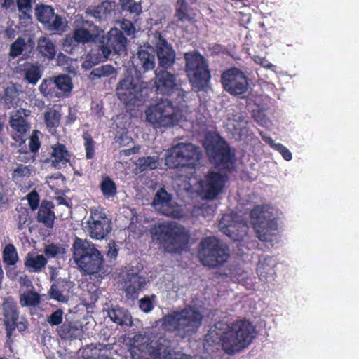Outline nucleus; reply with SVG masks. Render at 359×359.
I'll return each mask as SVG.
<instances>
[{
  "instance_id": "9",
  "label": "nucleus",
  "mask_w": 359,
  "mask_h": 359,
  "mask_svg": "<svg viewBox=\"0 0 359 359\" xmlns=\"http://www.w3.org/2000/svg\"><path fill=\"white\" fill-rule=\"evenodd\" d=\"M116 90L125 105L140 106L149 98L150 88L147 83L135 82L134 78L128 75L119 81Z\"/></svg>"
},
{
  "instance_id": "1",
  "label": "nucleus",
  "mask_w": 359,
  "mask_h": 359,
  "mask_svg": "<svg viewBox=\"0 0 359 359\" xmlns=\"http://www.w3.org/2000/svg\"><path fill=\"white\" fill-rule=\"evenodd\" d=\"M255 337V328L247 320H239L227 324L217 322L205 337V343L211 346L221 345L224 351L233 355L247 348Z\"/></svg>"
},
{
  "instance_id": "17",
  "label": "nucleus",
  "mask_w": 359,
  "mask_h": 359,
  "mask_svg": "<svg viewBox=\"0 0 359 359\" xmlns=\"http://www.w3.org/2000/svg\"><path fill=\"white\" fill-rule=\"evenodd\" d=\"M35 15L37 20L49 31L63 32L65 25L62 18L55 13L53 8L49 5H36Z\"/></svg>"
},
{
  "instance_id": "35",
  "label": "nucleus",
  "mask_w": 359,
  "mask_h": 359,
  "mask_svg": "<svg viewBox=\"0 0 359 359\" xmlns=\"http://www.w3.org/2000/svg\"><path fill=\"white\" fill-rule=\"evenodd\" d=\"M37 50L40 54L48 60H53L56 55V48L53 41L46 36H42L37 41Z\"/></svg>"
},
{
  "instance_id": "22",
  "label": "nucleus",
  "mask_w": 359,
  "mask_h": 359,
  "mask_svg": "<svg viewBox=\"0 0 359 359\" xmlns=\"http://www.w3.org/2000/svg\"><path fill=\"white\" fill-rule=\"evenodd\" d=\"M136 68L139 71L152 70L156 66L155 49L151 46H140L137 53Z\"/></svg>"
},
{
  "instance_id": "23",
  "label": "nucleus",
  "mask_w": 359,
  "mask_h": 359,
  "mask_svg": "<svg viewBox=\"0 0 359 359\" xmlns=\"http://www.w3.org/2000/svg\"><path fill=\"white\" fill-rule=\"evenodd\" d=\"M196 9L187 0H177L175 5V18L177 23L194 24L197 22Z\"/></svg>"
},
{
  "instance_id": "45",
  "label": "nucleus",
  "mask_w": 359,
  "mask_h": 359,
  "mask_svg": "<svg viewBox=\"0 0 359 359\" xmlns=\"http://www.w3.org/2000/svg\"><path fill=\"white\" fill-rule=\"evenodd\" d=\"M171 200V195L164 188H161L156 193L152 204L154 206H160L161 208L168 207Z\"/></svg>"
},
{
  "instance_id": "8",
  "label": "nucleus",
  "mask_w": 359,
  "mask_h": 359,
  "mask_svg": "<svg viewBox=\"0 0 359 359\" xmlns=\"http://www.w3.org/2000/svg\"><path fill=\"white\" fill-rule=\"evenodd\" d=\"M198 256L204 266L217 268L222 266L229 257V248L216 237H206L200 243Z\"/></svg>"
},
{
  "instance_id": "60",
  "label": "nucleus",
  "mask_w": 359,
  "mask_h": 359,
  "mask_svg": "<svg viewBox=\"0 0 359 359\" xmlns=\"http://www.w3.org/2000/svg\"><path fill=\"white\" fill-rule=\"evenodd\" d=\"M130 353L132 359H144V349L138 348L137 347H131Z\"/></svg>"
},
{
  "instance_id": "62",
  "label": "nucleus",
  "mask_w": 359,
  "mask_h": 359,
  "mask_svg": "<svg viewBox=\"0 0 359 359\" xmlns=\"http://www.w3.org/2000/svg\"><path fill=\"white\" fill-rule=\"evenodd\" d=\"M208 48L211 51L212 54L218 55L223 52L224 47L221 44L214 43L211 47H209Z\"/></svg>"
},
{
  "instance_id": "27",
  "label": "nucleus",
  "mask_w": 359,
  "mask_h": 359,
  "mask_svg": "<svg viewBox=\"0 0 359 359\" xmlns=\"http://www.w3.org/2000/svg\"><path fill=\"white\" fill-rule=\"evenodd\" d=\"M69 282L59 278L52 284L48 294L51 299L60 302L66 303L68 301L67 294L69 292Z\"/></svg>"
},
{
  "instance_id": "19",
  "label": "nucleus",
  "mask_w": 359,
  "mask_h": 359,
  "mask_svg": "<svg viewBox=\"0 0 359 359\" xmlns=\"http://www.w3.org/2000/svg\"><path fill=\"white\" fill-rule=\"evenodd\" d=\"M127 38L122 31L118 28H111L107 34L104 44L100 46V50L105 58L111 53L121 55L126 50Z\"/></svg>"
},
{
  "instance_id": "41",
  "label": "nucleus",
  "mask_w": 359,
  "mask_h": 359,
  "mask_svg": "<svg viewBox=\"0 0 359 359\" xmlns=\"http://www.w3.org/2000/svg\"><path fill=\"white\" fill-rule=\"evenodd\" d=\"M61 114L55 109H49L44 114V122L49 131L55 130L60 125Z\"/></svg>"
},
{
  "instance_id": "28",
  "label": "nucleus",
  "mask_w": 359,
  "mask_h": 359,
  "mask_svg": "<svg viewBox=\"0 0 359 359\" xmlns=\"http://www.w3.org/2000/svg\"><path fill=\"white\" fill-rule=\"evenodd\" d=\"M57 332L62 339L74 340L82 336L83 330L76 323L65 320L60 326L57 327Z\"/></svg>"
},
{
  "instance_id": "46",
  "label": "nucleus",
  "mask_w": 359,
  "mask_h": 359,
  "mask_svg": "<svg viewBox=\"0 0 359 359\" xmlns=\"http://www.w3.org/2000/svg\"><path fill=\"white\" fill-rule=\"evenodd\" d=\"M146 285L145 278L138 276L137 273L132 274L128 279V289L133 292L142 290Z\"/></svg>"
},
{
  "instance_id": "59",
  "label": "nucleus",
  "mask_w": 359,
  "mask_h": 359,
  "mask_svg": "<svg viewBox=\"0 0 359 359\" xmlns=\"http://www.w3.org/2000/svg\"><path fill=\"white\" fill-rule=\"evenodd\" d=\"M139 306L145 313L150 312L154 308L151 301L148 297L142 298Z\"/></svg>"
},
{
  "instance_id": "5",
  "label": "nucleus",
  "mask_w": 359,
  "mask_h": 359,
  "mask_svg": "<svg viewBox=\"0 0 359 359\" xmlns=\"http://www.w3.org/2000/svg\"><path fill=\"white\" fill-rule=\"evenodd\" d=\"M184 60L189 83L197 92L204 90L211 79L208 60L197 50L185 53Z\"/></svg>"
},
{
  "instance_id": "56",
  "label": "nucleus",
  "mask_w": 359,
  "mask_h": 359,
  "mask_svg": "<svg viewBox=\"0 0 359 359\" xmlns=\"http://www.w3.org/2000/svg\"><path fill=\"white\" fill-rule=\"evenodd\" d=\"M30 175L31 170L28 166L20 164L13 170V178H22L25 177H29Z\"/></svg>"
},
{
  "instance_id": "4",
  "label": "nucleus",
  "mask_w": 359,
  "mask_h": 359,
  "mask_svg": "<svg viewBox=\"0 0 359 359\" xmlns=\"http://www.w3.org/2000/svg\"><path fill=\"white\" fill-rule=\"evenodd\" d=\"M72 249L75 263L85 273L95 274L103 269V256L94 245L76 237Z\"/></svg>"
},
{
  "instance_id": "6",
  "label": "nucleus",
  "mask_w": 359,
  "mask_h": 359,
  "mask_svg": "<svg viewBox=\"0 0 359 359\" xmlns=\"http://www.w3.org/2000/svg\"><path fill=\"white\" fill-rule=\"evenodd\" d=\"M146 119L156 127H172L181 121L182 113L168 99H160L145 111Z\"/></svg>"
},
{
  "instance_id": "55",
  "label": "nucleus",
  "mask_w": 359,
  "mask_h": 359,
  "mask_svg": "<svg viewBox=\"0 0 359 359\" xmlns=\"http://www.w3.org/2000/svg\"><path fill=\"white\" fill-rule=\"evenodd\" d=\"M38 130H34L29 137V148L31 152L35 154L38 152L41 147V142L38 137Z\"/></svg>"
},
{
  "instance_id": "25",
  "label": "nucleus",
  "mask_w": 359,
  "mask_h": 359,
  "mask_svg": "<svg viewBox=\"0 0 359 359\" xmlns=\"http://www.w3.org/2000/svg\"><path fill=\"white\" fill-rule=\"evenodd\" d=\"M52 152L50 154L51 165L60 169L65 167L70 162L71 155L65 144L57 142L51 147Z\"/></svg>"
},
{
  "instance_id": "20",
  "label": "nucleus",
  "mask_w": 359,
  "mask_h": 359,
  "mask_svg": "<svg viewBox=\"0 0 359 359\" xmlns=\"http://www.w3.org/2000/svg\"><path fill=\"white\" fill-rule=\"evenodd\" d=\"M220 231L234 241H241L248 234V226L242 221H235L230 215H224L219 222Z\"/></svg>"
},
{
  "instance_id": "40",
  "label": "nucleus",
  "mask_w": 359,
  "mask_h": 359,
  "mask_svg": "<svg viewBox=\"0 0 359 359\" xmlns=\"http://www.w3.org/2000/svg\"><path fill=\"white\" fill-rule=\"evenodd\" d=\"M54 77L57 90L62 93V97L71 93L73 88V83L69 75L60 74Z\"/></svg>"
},
{
  "instance_id": "13",
  "label": "nucleus",
  "mask_w": 359,
  "mask_h": 359,
  "mask_svg": "<svg viewBox=\"0 0 359 359\" xmlns=\"http://www.w3.org/2000/svg\"><path fill=\"white\" fill-rule=\"evenodd\" d=\"M30 116L31 111L22 107L10 114L8 123L11 137L20 145L25 142L27 135L31 130V123L28 121Z\"/></svg>"
},
{
  "instance_id": "44",
  "label": "nucleus",
  "mask_w": 359,
  "mask_h": 359,
  "mask_svg": "<svg viewBox=\"0 0 359 359\" xmlns=\"http://www.w3.org/2000/svg\"><path fill=\"white\" fill-rule=\"evenodd\" d=\"M100 189L102 194L107 198L116 196L117 187L115 182L108 176L104 177L100 184Z\"/></svg>"
},
{
  "instance_id": "54",
  "label": "nucleus",
  "mask_w": 359,
  "mask_h": 359,
  "mask_svg": "<svg viewBox=\"0 0 359 359\" xmlns=\"http://www.w3.org/2000/svg\"><path fill=\"white\" fill-rule=\"evenodd\" d=\"M27 198L28 201L29 208L32 211L36 210L40 206L39 194L36 190H33L30 193H29L27 195Z\"/></svg>"
},
{
  "instance_id": "63",
  "label": "nucleus",
  "mask_w": 359,
  "mask_h": 359,
  "mask_svg": "<svg viewBox=\"0 0 359 359\" xmlns=\"http://www.w3.org/2000/svg\"><path fill=\"white\" fill-rule=\"evenodd\" d=\"M175 355L176 357L173 358L172 353L170 352H168V354L165 356H164L163 359H191L190 357L185 354L177 353Z\"/></svg>"
},
{
  "instance_id": "2",
  "label": "nucleus",
  "mask_w": 359,
  "mask_h": 359,
  "mask_svg": "<svg viewBox=\"0 0 359 359\" xmlns=\"http://www.w3.org/2000/svg\"><path fill=\"white\" fill-rule=\"evenodd\" d=\"M203 313L195 306H187L180 311H173L163 316L162 327L168 332H175L181 338L192 337L202 325Z\"/></svg>"
},
{
  "instance_id": "50",
  "label": "nucleus",
  "mask_w": 359,
  "mask_h": 359,
  "mask_svg": "<svg viewBox=\"0 0 359 359\" xmlns=\"http://www.w3.org/2000/svg\"><path fill=\"white\" fill-rule=\"evenodd\" d=\"M63 314V310L57 309L47 318L48 323L51 326H60V325L62 323Z\"/></svg>"
},
{
  "instance_id": "64",
  "label": "nucleus",
  "mask_w": 359,
  "mask_h": 359,
  "mask_svg": "<svg viewBox=\"0 0 359 359\" xmlns=\"http://www.w3.org/2000/svg\"><path fill=\"white\" fill-rule=\"evenodd\" d=\"M4 35L6 38H8V39H13L15 38V35H16V32L15 30L12 28V27H7L5 30H4Z\"/></svg>"
},
{
  "instance_id": "39",
  "label": "nucleus",
  "mask_w": 359,
  "mask_h": 359,
  "mask_svg": "<svg viewBox=\"0 0 359 359\" xmlns=\"http://www.w3.org/2000/svg\"><path fill=\"white\" fill-rule=\"evenodd\" d=\"M116 70L111 65H102L94 68L89 74L88 77L91 80L100 79L116 74Z\"/></svg>"
},
{
  "instance_id": "18",
  "label": "nucleus",
  "mask_w": 359,
  "mask_h": 359,
  "mask_svg": "<svg viewBox=\"0 0 359 359\" xmlns=\"http://www.w3.org/2000/svg\"><path fill=\"white\" fill-rule=\"evenodd\" d=\"M154 37L156 39L155 52L158 61V67L168 69L172 67L175 63V51L161 32H156Z\"/></svg>"
},
{
  "instance_id": "14",
  "label": "nucleus",
  "mask_w": 359,
  "mask_h": 359,
  "mask_svg": "<svg viewBox=\"0 0 359 359\" xmlns=\"http://www.w3.org/2000/svg\"><path fill=\"white\" fill-rule=\"evenodd\" d=\"M88 232L93 239L102 240L111 232V221L103 208H90V216L87 221Z\"/></svg>"
},
{
  "instance_id": "42",
  "label": "nucleus",
  "mask_w": 359,
  "mask_h": 359,
  "mask_svg": "<svg viewBox=\"0 0 359 359\" xmlns=\"http://www.w3.org/2000/svg\"><path fill=\"white\" fill-rule=\"evenodd\" d=\"M21 20L32 19V0H15Z\"/></svg>"
},
{
  "instance_id": "10",
  "label": "nucleus",
  "mask_w": 359,
  "mask_h": 359,
  "mask_svg": "<svg viewBox=\"0 0 359 359\" xmlns=\"http://www.w3.org/2000/svg\"><path fill=\"white\" fill-rule=\"evenodd\" d=\"M252 224L257 237L262 241H269L277 230L273 214L265 205H255L250 212Z\"/></svg>"
},
{
  "instance_id": "57",
  "label": "nucleus",
  "mask_w": 359,
  "mask_h": 359,
  "mask_svg": "<svg viewBox=\"0 0 359 359\" xmlns=\"http://www.w3.org/2000/svg\"><path fill=\"white\" fill-rule=\"evenodd\" d=\"M28 323L27 321L23 322H15V325L13 326V328H12L11 331H9L8 327H6V334L7 339H10L11 337L13 336V332L17 328L20 332H22L25 331L27 329Z\"/></svg>"
},
{
  "instance_id": "24",
  "label": "nucleus",
  "mask_w": 359,
  "mask_h": 359,
  "mask_svg": "<svg viewBox=\"0 0 359 359\" xmlns=\"http://www.w3.org/2000/svg\"><path fill=\"white\" fill-rule=\"evenodd\" d=\"M1 309L5 328L8 327L9 331H11L15 322L19 319L20 313L17 302L12 297L5 298L1 304Z\"/></svg>"
},
{
  "instance_id": "7",
  "label": "nucleus",
  "mask_w": 359,
  "mask_h": 359,
  "mask_svg": "<svg viewBox=\"0 0 359 359\" xmlns=\"http://www.w3.org/2000/svg\"><path fill=\"white\" fill-rule=\"evenodd\" d=\"M201 157L202 153L199 147L192 143L180 142L168 151L165 164L169 168H194Z\"/></svg>"
},
{
  "instance_id": "21",
  "label": "nucleus",
  "mask_w": 359,
  "mask_h": 359,
  "mask_svg": "<svg viewBox=\"0 0 359 359\" xmlns=\"http://www.w3.org/2000/svg\"><path fill=\"white\" fill-rule=\"evenodd\" d=\"M116 7L115 1L105 0L97 6L88 8L86 13L99 22L111 21L116 15Z\"/></svg>"
},
{
  "instance_id": "58",
  "label": "nucleus",
  "mask_w": 359,
  "mask_h": 359,
  "mask_svg": "<svg viewBox=\"0 0 359 359\" xmlns=\"http://www.w3.org/2000/svg\"><path fill=\"white\" fill-rule=\"evenodd\" d=\"M276 148L274 150L278 151L285 161H290L292 158V154L290 150L281 143H278V145H275Z\"/></svg>"
},
{
  "instance_id": "32",
  "label": "nucleus",
  "mask_w": 359,
  "mask_h": 359,
  "mask_svg": "<svg viewBox=\"0 0 359 359\" xmlns=\"http://www.w3.org/2000/svg\"><path fill=\"white\" fill-rule=\"evenodd\" d=\"M32 287V290H27L23 293L20 294L19 302L22 307H36L41 303V295L33 288L32 283L30 280L28 281Z\"/></svg>"
},
{
  "instance_id": "31",
  "label": "nucleus",
  "mask_w": 359,
  "mask_h": 359,
  "mask_svg": "<svg viewBox=\"0 0 359 359\" xmlns=\"http://www.w3.org/2000/svg\"><path fill=\"white\" fill-rule=\"evenodd\" d=\"M118 5L121 12L129 15L134 22H137L138 18L142 13L141 1L135 0H118Z\"/></svg>"
},
{
  "instance_id": "29",
  "label": "nucleus",
  "mask_w": 359,
  "mask_h": 359,
  "mask_svg": "<svg viewBox=\"0 0 359 359\" xmlns=\"http://www.w3.org/2000/svg\"><path fill=\"white\" fill-rule=\"evenodd\" d=\"M47 259L43 255H38L32 252L27 254L24 265L29 273H40L46 267Z\"/></svg>"
},
{
  "instance_id": "26",
  "label": "nucleus",
  "mask_w": 359,
  "mask_h": 359,
  "mask_svg": "<svg viewBox=\"0 0 359 359\" xmlns=\"http://www.w3.org/2000/svg\"><path fill=\"white\" fill-rule=\"evenodd\" d=\"M54 205L50 201L43 200L39 207L36 219L39 223H42L47 228H53L55 215L53 212Z\"/></svg>"
},
{
  "instance_id": "12",
  "label": "nucleus",
  "mask_w": 359,
  "mask_h": 359,
  "mask_svg": "<svg viewBox=\"0 0 359 359\" xmlns=\"http://www.w3.org/2000/svg\"><path fill=\"white\" fill-rule=\"evenodd\" d=\"M154 73L153 87L157 95L170 97L172 94L176 93L177 97H180L179 102L184 100L186 92L179 88L175 74L167 69L159 68L156 69Z\"/></svg>"
},
{
  "instance_id": "11",
  "label": "nucleus",
  "mask_w": 359,
  "mask_h": 359,
  "mask_svg": "<svg viewBox=\"0 0 359 359\" xmlns=\"http://www.w3.org/2000/svg\"><path fill=\"white\" fill-rule=\"evenodd\" d=\"M221 83L226 92L238 97H243L249 88L247 76L236 67L228 69L222 74Z\"/></svg>"
},
{
  "instance_id": "49",
  "label": "nucleus",
  "mask_w": 359,
  "mask_h": 359,
  "mask_svg": "<svg viewBox=\"0 0 359 359\" xmlns=\"http://www.w3.org/2000/svg\"><path fill=\"white\" fill-rule=\"evenodd\" d=\"M25 39L22 37H18L10 47L9 55L12 58H15L20 55L25 47Z\"/></svg>"
},
{
  "instance_id": "33",
  "label": "nucleus",
  "mask_w": 359,
  "mask_h": 359,
  "mask_svg": "<svg viewBox=\"0 0 359 359\" xmlns=\"http://www.w3.org/2000/svg\"><path fill=\"white\" fill-rule=\"evenodd\" d=\"M55 83V77L43 79L39 87V91L48 99L62 97V93L57 90Z\"/></svg>"
},
{
  "instance_id": "34",
  "label": "nucleus",
  "mask_w": 359,
  "mask_h": 359,
  "mask_svg": "<svg viewBox=\"0 0 359 359\" xmlns=\"http://www.w3.org/2000/svg\"><path fill=\"white\" fill-rule=\"evenodd\" d=\"M272 257H266L262 259H259L257 265V274L260 280L263 282L268 281L270 277H272L274 272V265L271 264Z\"/></svg>"
},
{
  "instance_id": "53",
  "label": "nucleus",
  "mask_w": 359,
  "mask_h": 359,
  "mask_svg": "<svg viewBox=\"0 0 359 359\" xmlns=\"http://www.w3.org/2000/svg\"><path fill=\"white\" fill-rule=\"evenodd\" d=\"M147 341L148 339L145 335L142 334H136L132 339L133 344L131 347H137L141 349L147 348L148 346Z\"/></svg>"
},
{
  "instance_id": "36",
  "label": "nucleus",
  "mask_w": 359,
  "mask_h": 359,
  "mask_svg": "<svg viewBox=\"0 0 359 359\" xmlns=\"http://www.w3.org/2000/svg\"><path fill=\"white\" fill-rule=\"evenodd\" d=\"M110 319L119 325H128L132 323L130 314L126 309L116 306L108 310Z\"/></svg>"
},
{
  "instance_id": "61",
  "label": "nucleus",
  "mask_w": 359,
  "mask_h": 359,
  "mask_svg": "<svg viewBox=\"0 0 359 359\" xmlns=\"http://www.w3.org/2000/svg\"><path fill=\"white\" fill-rule=\"evenodd\" d=\"M92 55L89 54L86 59L83 61L82 64V67L86 69H91L94 65H96V62L93 61L92 60Z\"/></svg>"
},
{
  "instance_id": "30",
  "label": "nucleus",
  "mask_w": 359,
  "mask_h": 359,
  "mask_svg": "<svg viewBox=\"0 0 359 359\" xmlns=\"http://www.w3.org/2000/svg\"><path fill=\"white\" fill-rule=\"evenodd\" d=\"M93 39L94 36L89 29L82 27H76L72 32V37L65 38L63 45L71 46L73 41L84 44L93 41Z\"/></svg>"
},
{
  "instance_id": "51",
  "label": "nucleus",
  "mask_w": 359,
  "mask_h": 359,
  "mask_svg": "<svg viewBox=\"0 0 359 359\" xmlns=\"http://www.w3.org/2000/svg\"><path fill=\"white\" fill-rule=\"evenodd\" d=\"M135 22L134 21L132 22V20L123 18L120 22V27L121 29V31H122V32H123L128 36H133L136 32V29L134 25Z\"/></svg>"
},
{
  "instance_id": "38",
  "label": "nucleus",
  "mask_w": 359,
  "mask_h": 359,
  "mask_svg": "<svg viewBox=\"0 0 359 359\" xmlns=\"http://www.w3.org/2000/svg\"><path fill=\"white\" fill-rule=\"evenodd\" d=\"M4 263L7 266H15L19 261V256L15 245L12 243L6 245L2 251Z\"/></svg>"
},
{
  "instance_id": "47",
  "label": "nucleus",
  "mask_w": 359,
  "mask_h": 359,
  "mask_svg": "<svg viewBox=\"0 0 359 359\" xmlns=\"http://www.w3.org/2000/svg\"><path fill=\"white\" fill-rule=\"evenodd\" d=\"M19 93L14 86H8L4 90V102L6 108L10 109L17 104Z\"/></svg>"
},
{
  "instance_id": "43",
  "label": "nucleus",
  "mask_w": 359,
  "mask_h": 359,
  "mask_svg": "<svg viewBox=\"0 0 359 359\" xmlns=\"http://www.w3.org/2000/svg\"><path fill=\"white\" fill-rule=\"evenodd\" d=\"M137 168L141 171L156 169L158 165V156L140 157L137 161Z\"/></svg>"
},
{
  "instance_id": "16",
  "label": "nucleus",
  "mask_w": 359,
  "mask_h": 359,
  "mask_svg": "<svg viewBox=\"0 0 359 359\" xmlns=\"http://www.w3.org/2000/svg\"><path fill=\"white\" fill-rule=\"evenodd\" d=\"M227 180L226 174L208 171L203 179L199 182L201 187L199 195L208 201L215 200L222 193Z\"/></svg>"
},
{
  "instance_id": "52",
  "label": "nucleus",
  "mask_w": 359,
  "mask_h": 359,
  "mask_svg": "<svg viewBox=\"0 0 359 359\" xmlns=\"http://www.w3.org/2000/svg\"><path fill=\"white\" fill-rule=\"evenodd\" d=\"M44 252L48 257H55L59 254H65V249L52 243L45 247Z\"/></svg>"
},
{
  "instance_id": "48",
  "label": "nucleus",
  "mask_w": 359,
  "mask_h": 359,
  "mask_svg": "<svg viewBox=\"0 0 359 359\" xmlns=\"http://www.w3.org/2000/svg\"><path fill=\"white\" fill-rule=\"evenodd\" d=\"M82 137L85 142L84 147L86 150V157L87 159H92L95 156V142L91 135L88 132L83 133Z\"/></svg>"
},
{
  "instance_id": "3",
  "label": "nucleus",
  "mask_w": 359,
  "mask_h": 359,
  "mask_svg": "<svg viewBox=\"0 0 359 359\" xmlns=\"http://www.w3.org/2000/svg\"><path fill=\"white\" fill-rule=\"evenodd\" d=\"M150 233L165 251L171 253H180L185 250L189 240V232L175 222L156 224L151 228Z\"/></svg>"
},
{
  "instance_id": "15",
  "label": "nucleus",
  "mask_w": 359,
  "mask_h": 359,
  "mask_svg": "<svg viewBox=\"0 0 359 359\" xmlns=\"http://www.w3.org/2000/svg\"><path fill=\"white\" fill-rule=\"evenodd\" d=\"M205 151L212 163L227 169L230 165L233 166L234 164V154L231 151L226 141L221 137L207 144Z\"/></svg>"
},
{
  "instance_id": "37",
  "label": "nucleus",
  "mask_w": 359,
  "mask_h": 359,
  "mask_svg": "<svg viewBox=\"0 0 359 359\" xmlns=\"http://www.w3.org/2000/svg\"><path fill=\"white\" fill-rule=\"evenodd\" d=\"M23 72L25 81L32 85H36L42 76L41 69L37 64L26 63Z\"/></svg>"
}]
</instances>
